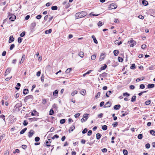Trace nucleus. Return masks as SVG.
Segmentation results:
<instances>
[{
	"mask_svg": "<svg viewBox=\"0 0 155 155\" xmlns=\"http://www.w3.org/2000/svg\"><path fill=\"white\" fill-rule=\"evenodd\" d=\"M38 119V118L34 117L29 118V120H30L31 121H37Z\"/></svg>",
	"mask_w": 155,
	"mask_h": 155,
	"instance_id": "obj_27",
	"label": "nucleus"
},
{
	"mask_svg": "<svg viewBox=\"0 0 155 155\" xmlns=\"http://www.w3.org/2000/svg\"><path fill=\"white\" fill-rule=\"evenodd\" d=\"M87 128H85L82 132V133L83 134H84L86 133L87 131Z\"/></svg>",
	"mask_w": 155,
	"mask_h": 155,
	"instance_id": "obj_50",
	"label": "nucleus"
},
{
	"mask_svg": "<svg viewBox=\"0 0 155 155\" xmlns=\"http://www.w3.org/2000/svg\"><path fill=\"white\" fill-rule=\"evenodd\" d=\"M25 32L23 31L20 34V36L21 37H23L25 36Z\"/></svg>",
	"mask_w": 155,
	"mask_h": 155,
	"instance_id": "obj_46",
	"label": "nucleus"
},
{
	"mask_svg": "<svg viewBox=\"0 0 155 155\" xmlns=\"http://www.w3.org/2000/svg\"><path fill=\"white\" fill-rule=\"evenodd\" d=\"M150 133L151 135H152L153 136H155V131L153 130H150Z\"/></svg>",
	"mask_w": 155,
	"mask_h": 155,
	"instance_id": "obj_33",
	"label": "nucleus"
},
{
	"mask_svg": "<svg viewBox=\"0 0 155 155\" xmlns=\"http://www.w3.org/2000/svg\"><path fill=\"white\" fill-rule=\"evenodd\" d=\"M96 58V56L95 54H94V55H92L91 56V59L92 60H95V58Z\"/></svg>",
	"mask_w": 155,
	"mask_h": 155,
	"instance_id": "obj_44",
	"label": "nucleus"
},
{
	"mask_svg": "<svg viewBox=\"0 0 155 155\" xmlns=\"http://www.w3.org/2000/svg\"><path fill=\"white\" fill-rule=\"evenodd\" d=\"M36 25V23L35 22L32 23L31 24V29H33Z\"/></svg>",
	"mask_w": 155,
	"mask_h": 155,
	"instance_id": "obj_15",
	"label": "nucleus"
},
{
	"mask_svg": "<svg viewBox=\"0 0 155 155\" xmlns=\"http://www.w3.org/2000/svg\"><path fill=\"white\" fill-rule=\"evenodd\" d=\"M100 94H101V93L100 92H98L96 95L95 96V98L97 99V98H99V97H100Z\"/></svg>",
	"mask_w": 155,
	"mask_h": 155,
	"instance_id": "obj_45",
	"label": "nucleus"
},
{
	"mask_svg": "<svg viewBox=\"0 0 155 155\" xmlns=\"http://www.w3.org/2000/svg\"><path fill=\"white\" fill-rule=\"evenodd\" d=\"M114 54L115 56H117L119 53V51L117 50H114Z\"/></svg>",
	"mask_w": 155,
	"mask_h": 155,
	"instance_id": "obj_18",
	"label": "nucleus"
},
{
	"mask_svg": "<svg viewBox=\"0 0 155 155\" xmlns=\"http://www.w3.org/2000/svg\"><path fill=\"white\" fill-rule=\"evenodd\" d=\"M72 68H70L67 69L66 71V73H69L71 71Z\"/></svg>",
	"mask_w": 155,
	"mask_h": 155,
	"instance_id": "obj_31",
	"label": "nucleus"
},
{
	"mask_svg": "<svg viewBox=\"0 0 155 155\" xmlns=\"http://www.w3.org/2000/svg\"><path fill=\"white\" fill-rule=\"evenodd\" d=\"M58 9L57 6H52L51 7V9L53 10H56Z\"/></svg>",
	"mask_w": 155,
	"mask_h": 155,
	"instance_id": "obj_38",
	"label": "nucleus"
},
{
	"mask_svg": "<svg viewBox=\"0 0 155 155\" xmlns=\"http://www.w3.org/2000/svg\"><path fill=\"white\" fill-rule=\"evenodd\" d=\"M142 4L144 6H147L148 4V2L146 0H143L142 2Z\"/></svg>",
	"mask_w": 155,
	"mask_h": 155,
	"instance_id": "obj_25",
	"label": "nucleus"
},
{
	"mask_svg": "<svg viewBox=\"0 0 155 155\" xmlns=\"http://www.w3.org/2000/svg\"><path fill=\"white\" fill-rule=\"evenodd\" d=\"M59 137V136L57 135V134H55L54 136L52 137V139H54L55 138H58Z\"/></svg>",
	"mask_w": 155,
	"mask_h": 155,
	"instance_id": "obj_55",
	"label": "nucleus"
},
{
	"mask_svg": "<svg viewBox=\"0 0 155 155\" xmlns=\"http://www.w3.org/2000/svg\"><path fill=\"white\" fill-rule=\"evenodd\" d=\"M58 90H55L53 92V95L54 96H56L58 95Z\"/></svg>",
	"mask_w": 155,
	"mask_h": 155,
	"instance_id": "obj_17",
	"label": "nucleus"
},
{
	"mask_svg": "<svg viewBox=\"0 0 155 155\" xmlns=\"http://www.w3.org/2000/svg\"><path fill=\"white\" fill-rule=\"evenodd\" d=\"M110 104L109 103V101L107 102L105 105L104 106V108L109 107L110 106Z\"/></svg>",
	"mask_w": 155,
	"mask_h": 155,
	"instance_id": "obj_11",
	"label": "nucleus"
},
{
	"mask_svg": "<svg viewBox=\"0 0 155 155\" xmlns=\"http://www.w3.org/2000/svg\"><path fill=\"white\" fill-rule=\"evenodd\" d=\"M154 87V84H149L147 85V87L148 88H151Z\"/></svg>",
	"mask_w": 155,
	"mask_h": 155,
	"instance_id": "obj_14",
	"label": "nucleus"
},
{
	"mask_svg": "<svg viewBox=\"0 0 155 155\" xmlns=\"http://www.w3.org/2000/svg\"><path fill=\"white\" fill-rule=\"evenodd\" d=\"M84 55V54L83 51H81L78 53V55L82 58L83 57Z\"/></svg>",
	"mask_w": 155,
	"mask_h": 155,
	"instance_id": "obj_24",
	"label": "nucleus"
},
{
	"mask_svg": "<svg viewBox=\"0 0 155 155\" xmlns=\"http://www.w3.org/2000/svg\"><path fill=\"white\" fill-rule=\"evenodd\" d=\"M87 15V13L84 11H82L77 13L75 15L76 19H78L83 18Z\"/></svg>",
	"mask_w": 155,
	"mask_h": 155,
	"instance_id": "obj_1",
	"label": "nucleus"
},
{
	"mask_svg": "<svg viewBox=\"0 0 155 155\" xmlns=\"http://www.w3.org/2000/svg\"><path fill=\"white\" fill-rule=\"evenodd\" d=\"M88 114H84L83 116V118L81 120V122L83 123L84 122L86 121L88 118Z\"/></svg>",
	"mask_w": 155,
	"mask_h": 155,
	"instance_id": "obj_3",
	"label": "nucleus"
},
{
	"mask_svg": "<svg viewBox=\"0 0 155 155\" xmlns=\"http://www.w3.org/2000/svg\"><path fill=\"white\" fill-rule=\"evenodd\" d=\"M80 115V114L79 113H78L75 114L74 115V117L75 118H78Z\"/></svg>",
	"mask_w": 155,
	"mask_h": 155,
	"instance_id": "obj_62",
	"label": "nucleus"
},
{
	"mask_svg": "<svg viewBox=\"0 0 155 155\" xmlns=\"http://www.w3.org/2000/svg\"><path fill=\"white\" fill-rule=\"evenodd\" d=\"M14 40V38L13 37V36L11 35L9 37V39L8 41L9 43H11Z\"/></svg>",
	"mask_w": 155,
	"mask_h": 155,
	"instance_id": "obj_9",
	"label": "nucleus"
},
{
	"mask_svg": "<svg viewBox=\"0 0 155 155\" xmlns=\"http://www.w3.org/2000/svg\"><path fill=\"white\" fill-rule=\"evenodd\" d=\"M102 129L104 130H105L107 129V126L106 125H104L102 127Z\"/></svg>",
	"mask_w": 155,
	"mask_h": 155,
	"instance_id": "obj_30",
	"label": "nucleus"
},
{
	"mask_svg": "<svg viewBox=\"0 0 155 155\" xmlns=\"http://www.w3.org/2000/svg\"><path fill=\"white\" fill-rule=\"evenodd\" d=\"M28 93V89H25L23 91V94H26Z\"/></svg>",
	"mask_w": 155,
	"mask_h": 155,
	"instance_id": "obj_22",
	"label": "nucleus"
},
{
	"mask_svg": "<svg viewBox=\"0 0 155 155\" xmlns=\"http://www.w3.org/2000/svg\"><path fill=\"white\" fill-rule=\"evenodd\" d=\"M118 125V123L117 122H115L113 123L112 125L114 127H116Z\"/></svg>",
	"mask_w": 155,
	"mask_h": 155,
	"instance_id": "obj_53",
	"label": "nucleus"
},
{
	"mask_svg": "<svg viewBox=\"0 0 155 155\" xmlns=\"http://www.w3.org/2000/svg\"><path fill=\"white\" fill-rule=\"evenodd\" d=\"M128 43L130 45V47H133L136 44V41L133 40L132 39L131 40L128 41Z\"/></svg>",
	"mask_w": 155,
	"mask_h": 155,
	"instance_id": "obj_4",
	"label": "nucleus"
},
{
	"mask_svg": "<svg viewBox=\"0 0 155 155\" xmlns=\"http://www.w3.org/2000/svg\"><path fill=\"white\" fill-rule=\"evenodd\" d=\"M130 88L132 90H133L135 88V87L134 85H131L130 86Z\"/></svg>",
	"mask_w": 155,
	"mask_h": 155,
	"instance_id": "obj_59",
	"label": "nucleus"
},
{
	"mask_svg": "<svg viewBox=\"0 0 155 155\" xmlns=\"http://www.w3.org/2000/svg\"><path fill=\"white\" fill-rule=\"evenodd\" d=\"M22 40V38H21L20 37L18 38V43H21Z\"/></svg>",
	"mask_w": 155,
	"mask_h": 155,
	"instance_id": "obj_41",
	"label": "nucleus"
},
{
	"mask_svg": "<svg viewBox=\"0 0 155 155\" xmlns=\"http://www.w3.org/2000/svg\"><path fill=\"white\" fill-rule=\"evenodd\" d=\"M139 139H141L143 138V135L142 134H139L137 137Z\"/></svg>",
	"mask_w": 155,
	"mask_h": 155,
	"instance_id": "obj_42",
	"label": "nucleus"
},
{
	"mask_svg": "<svg viewBox=\"0 0 155 155\" xmlns=\"http://www.w3.org/2000/svg\"><path fill=\"white\" fill-rule=\"evenodd\" d=\"M54 113V110L52 109H51L49 111V114L50 115H52Z\"/></svg>",
	"mask_w": 155,
	"mask_h": 155,
	"instance_id": "obj_36",
	"label": "nucleus"
},
{
	"mask_svg": "<svg viewBox=\"0 0 155 155\" xmlns=\"http://www.w3.org/2000/svg\"><path fill=\"white\" fill-rule=\"evenodd\" d=\"M123 151L124 155H127L128 152L127 150H123Z\"/></svg>",
	"mask_w": 155,
	"mask_h": 155,
	"instance_id": "obj_40",
	"label": "nucleus"
},
{
	"mask_svg": "<svg viewBox=\"0 0 155 155\" xmlns=\"http://www.w3.org/2000/svg\"><path fill=\"white\" fill-rule=\"evenodd\" d=\"M86 93V91L85 90L82 89L81 92V94L83 95H84Z\"/></svg>",
	"mask_w": 155,
	"mask_h": 155,
	"instance_id": "obj_29",
	"label": "nucleus"
},
{
	"mask_svg": "<svg viewBox=\"0 0 155 155\" xmlns=\"http://www.w3.org/2000/svg\"><path fill=\"white\" fill-rule=\"evenodd\" d=\"M8 15L9 16H10L9 18V19L12 21H14V20L16 19V17L15 15H14L10 12L8 13Z\"/></svg>",
	"mask_w": 155,
	"mask_h": 155,
	"instance_id": "obj_2",
	"label": "nucleus"
},
{
	"mask_svg": "<svg viewBox=\"0 0 155 155\" xmlns=\"http://www.w3.org/2000/svg\"><path fill=\"white\" fill-rule=\"evenodd\" d=\"M35 140L36 142H38L40 140V138L38 137H35Z\"/></svg>",
	"mask_w": 155,
	"mask_h": 155,
	"instance_id": "obj_48",
	"label": "nucleus"
},
{
	"mask_svg": "<svg viewBox=\"0 0 155 155\" xmlns=\"http://www.w3.org/2000/svg\"><path fill=\"white\" fill-rule=\"evenodd\" d=\"M11 70V68H8L6 70V71L7 72H8V73H10V71Z\"/></svg>",
	"mask_w": 155,
	"mask_h": 155,
	"instance_id": "obj_61",
	"label": "nucleus"
},
{
	"mask_svg": "<svg viewBox=\"0 0 155 155\" xmlns=\"http://www.w3.org/2000/svg\"><path fill=\"white\" fill-rule=\"evenodd\" d=\"M33 98V96L32 95H29L26 97L24 99V101L25 102L27 101L30 99H32Z\"/></svg>",
	"mask_w": 155,
	"mask_h": 155,
	"instance_id": "obj_5",
	"label": "nucleus"
},
{
	"mask_svg": "<svg viewBox=\"0 0 155 155\" xmlns=\"http://www.w3.org/2000/svg\"><path fill=\"white\" fill-rule=\"evenodd\" d=\"M140 87L141 89H143L145 87V86L143 84H141L140 86Z\"/></svg>",
	"mask_w": 155,
	"mask_h": 155,
	"instance_id": "obj_49",
	"label": "nucleus"
},
{
	"mask_svg": "<svg viewBox=\"0 0 155 155\" xmlns=\"http://www.w3.org/2000/svg\"><path fill=\"white\" fill-rule=\"evenodd\" d=\"M51 31H52L51 29H49L48 30H46L45 31V34H48L51 33Z\"/></svg>",
	"mask_w": 155,
	"mask_h": 155,
	"instance_id": "obj_23",
	"label": "nucleus"
},
{
	"mask_svg": "<svg viewBox=\"0 0 155 155\" xmlns=\"http://www.w3.org/2000/svg\"><path fill=\"white\" fill-rule=\"evenodd\" d=\"M92 38L93 39L94 43L95 44H97L98 42L95 36L94 35H92Z\"/></svg>",
	"mask_w": 155,
	"mask_h": 155,
	"instance_id": "obj_21",
	"label": "nucleus"
},
{
	"mask_svg": "<svg viewBox=\"0 0 155 155\" xmlns=\"http://www.w3.org/2000/svg\"><path fill=\"white\" fill-rule=\"evenodd\" d=\"M111 91H109L106 93V95L107 97H109V95H110L111 94Z\"/></svg>",
	"mask_w": 155,
	"mask_h": 155,
	"instance_id": "obj_20",
	"label": "nucleus"
},
{
	"mask_svg": "<svg viewBox=\"0 0 155 155\" xmlns=\"http://www.w3.org/2000/svg\"><path fill=\"white\" fill-rule=\"evenodd\" d=\"M104 101H102L101 102L100 104V107H102L104 104Z\"/></svg>",
	"mask_w": 155,
	"mask_h": 155,
	"instance_id": "obj_64",
	"label": "nucleus"
},
{
	"mask_svg": "<svg viewBox=\"0 0 155 155\" xmlns=\"http://www.w3.org/2000/svg\"><path fill=\"white\" fill-rule=\"evenodd\" d=\"M107 73L104 72L100 75V76L103 78H104L107 77Z\"/></svg>",
	"mask_w": 155,
	"mask_h": 155,
	"instance_id": "obj_16",
	"label": "nucleus"
},
{
	"mask_svg": "<svg viewBox=\"0 0 155 155\" xmlns=\"http://www.w3.org/2000/svg\"><path fill=\"white\" fill-rule=\"evenodd\" d=\"M92 134V131L91 130H90L88 131L87 133V135L90 136Z\"/></svg>",
	"mask_w": 155,
	"mask_h": 155,
	"instance_id": "obj_57",
	"label": "nucleus"
},
{
	"mask_svg": "<svg viewBox=\"0 0 155 155\" xmlns=\"http://www.w3.org/2000/svg\"><path fill=\"white\" fill-rule=\"evenodd\" d=\"M136 96H134L132 97L131 99V101L132 102H134L136 101Z\"/></svg>",
	"mask_w": 155,
	"mask_h": 155,
	"instance_id": "obj_26",
	"label": "nucleus"
},
{
	"mask_svg": "<svg viewBox=\"0 0 155 155\" xmlns=\"http://www.w3.org/2000/svg\"><path fill=\"white\" fill-rule=\"evenodd\" d=\"M75 128V126L74 125H73L72 126L70 127L69 130V133H71V132L73 131Z\"/></svg>",
	"mask_w": 155,
	"mask_h": 155,
	"instance_id": "obj_10",
	"label": "nucleus"
},
{
	"mask_svg": "<svg viewBox=\"0 0 155 155\" xmlns=\"http://www.w3.org/2000/svg\"><path fill=\"white\" fill-rule=\"evenodd\" d=\"M0 118H2L3 119V120H4V121L5 122V116L4 115H0Z\"/></svg>",
	"mask_w": 155,
	"mask_h": 155,
	"instance_id": "obj_58",
	"label": "nucleus"
},
{
	"mask_svg": "<svg viewBox=\"0 0 155 155\" xmlns=\"http://www.w3.org/2000/svg\"><path fill=\"white\" fill-rule=\"evenodd\" d=\"M102 135L100 133H97L96 134V138L97 140L99 139L101 137Z\"/></svg>",
	"mask_w": 155,
	"mask_h": 155,
	"instance_id": "obj_19",
	"label": "nucleus"
},
{
	"mask_svg": "<svg viewBox=\"0 0 155 155\" xmlns=\"http://www.w3.org/2000/svg\"><path fill=\"white\" fill-rule=\"evenodd\" d=\"M107 67V66L106 64L104 65V66L101 67V70H104Z\"/></svg>",
	"mask_w": 155,
	"mask_h": 155,
	"instance_id": "obj_37",
	"label": "nucleus"
},
{
	"mask_svg": "<svg viewBox=\"0 0 155 155\" xmlns=\"http://www.w3.org/2000/svg\"><path fill=\"white\" fill-rule=\"evenodd\" d=\"M110 9H115L117 8V6L114 3H112L110 4Z\"/></svg>",
	"mask_w": 155,
	"mask_h": 155,
	"instance_id": "obj_7",
	"label": "nucleus"
},
{
	"mask_svg": "<svg viewBox=\"0 0 155 155\" xmlns=\"http://www.w3.org/2000/svg\"><path fill=\"white\" fill-rule=\"evenodd\" d=\"M34 134V131L32 130H31L28 132V136L29 138L31 137Z\"/></svg>",
	"mask_w": 155,
	"mask_h": 155,
	"instance_id": "obj_6",
	"label": "nucleus"
},
{
	"mask_svg": "<svg viewBox=\"0 0 155 155\" xmlns=\"http://www.w3.org/2000/svg\"><path fill=\"white\" fill-rule=\"evenodd\" d=\"M28 124V122L26 120H25L24 121L23 124L24 126H26Z\"/></svg>",
	"mask_w": 155,
	"mask_h": 155,
	"instance_id": "obj_63",
	"label": "nucleus"
},
{
	"mask_svg": "<svg viewBox=\"0 0 155 155\" xmlns=\"http://www.w3.org/2000/svg\"><path fill=\"white\" fill-rule=\"evenodd\" d=\"M27 130V128H24V129H22L20 132V134H24L26 130Z\"/></svg>",
	"mask_w": 155,
	"mask_h": 155,
	"instance_id": "obj_28",
	"label": "nucleus"
},
{
	"mask_svg": "<svg viewBox=\"0 0 155 155\" xmlns=\"http://www.w3.org/2000/svg\"><path fill=\"white\" fill-rule=\"evenodd\" d=\"M145 147H146V148H147V149H149L150 148V145L148 143H147L145 145Z\"/></svg>",
	"mask_w": 155,
	"mask_h": 155,
	"instance_id": "obj_54",
	"label": "nucleus"
},
{
	"mask_svg": "<svg viewBox=\"0 0 155 155\" xmlns=\"http://www.w3.org/2000/svg\"><path fill=\"white\" fill-rule=\"evenodd\" d=\"M120 104H117L115 105L114 106V108L115 110H118L120 109Z\"/></svg>",
	"mask_w": 155,
	"mask_h": 155,
	"instance_id": "obj_12",
	"label": "nucleus"
},
{
	"mask_svg": "<svg viewBox=\"0 0 155 155\" xmlns=\"http://www.w3.org/2000/svg\"><path fill=\"white\" fill-rule=\"evenodd\" d=\"M118 59L119 61V62H122L123 61V59L121 57H118Z\"/></svg>",
	"mask_w": 155,
	"mask_h": 155,
	"instance_id": "obj_52",
	"label": "nucleus"
},
{
	"mask_svg": "<svg viewBox=\"0 0 155 155\" xmlns=\"http://www.w3.org/2000/svg\"><path fill=\"white\" fill-rule=\"evenodd\" d=\"M104 23H103L101 21H99L97 24V25L98 26H101Z\"/></svg>",
	"mask_w": 155,
	"mask_h": 155,
	"instance_id": "obj_34",
	"label": "nucleus"
},
{
	"mask_svg": "<svg viewBox=\"0 0 155 155\" xmlns=\"http://www.w3.org/2000/svg\"><path fill=\"white\" fill-rule=\"evenodd\" d=\"M105 57V54L103 53H102L101 54L100 57V58H99L100 61H102L104 59Z\"/></svg>",
	"mask_w": 155,
	"mask_h": 155,
	"instance_id": "obj_8",
	"label": "nucleus"
},
{
	"mask_svg": "<svg viewBox=\"0 0 155 155\" xmlns=\"http://www.w3.org/2000/svg\"><path fill=\"white\" fill-rule=\"evenodd\" d=\"M65 122V120L64 119H62L60 120V123L61 124H63Z\"/></svg>",
	"mask_w": 155,
	"mask_h": 155,
	"instance_id": "obj_47",
	"label": "nucleus"
},
{
	"mask_svg": "<svg viewBox=\"0 0 155 155\" xmlns=\"http://www.w3.org/2000/svg\"><path fill=\"white\" fill-rule=\"evenodd\" d=\"M78 93V91L76 90L74 91L73 92L71 93V95L72 96H74L75 94H76Z\"/></svg>",
	"mask_w": 155,
	"mask_h": 155,
	"instance_id": "obj_43",
	"label": "nucleus"
},
{
	"mask_svg": "<svg viewBox=\"0 0 155 155\" xmlns=\"http://www.w3.org/2000/svg\"><path fill=\"white\" fill-rule=\"evenodd\" d=\"M135 68V65L134 64H133L130 66V68L132 69H134Z\"/></svg>",
	"mask_w": 155,
	"mask_h": 155,
	"instance_id": "obj_39",
	"label": "nucleus"
},
{
	"mask_svg": "<svg viewBox=\"0 0 155 155\" xmlns=\"http://www.w3.org/2000/svg\"><path fill=\"white\" fill-rule=\"evenodd\" d=\"M25 55L24 54L23 55L21 59L20 62V64H21L24 61L25 59Z\"/></svg>",
	"mask_w": 155,
	"mask_h": 155,
	"instance_id": "obj_13",
	"label": "nucleus"
},
{
	"mask_svg": "<svg viewBox=\"0 0 155 155\" xmlns=\"http://www.w3.org/2000/svg\"><path fill=\"white\" fill-rule=\"evenodd\" d=\"M107 140V137L105 136L103 138L101 139V141L103 142H104L106 141Z\"/></svg>",
	"mask_w": 155,
	"mask_h": 155,
	"instance_id": "obj_35",
	"label": "nucleus"
},
{
	"mask_svg": "<svg viewBox=\"0 0 155 155\" xmlns=\"http://www.w3.org/2000/svg\"><path fill=\"white\" fill-rule=\"evenodd\" d=\"M22 105V104L21 103H18L15 106V107H16V108L17 107H21Z\"/></svg>",
	"mask_w": 155,
	"mask_h": 155,
	"instance_id": "obj_32",
	"label": "nucleus"
},
{
	"mask_svg": "<svg viewBox=\"0 0 155 155\" xmlns=\"http://www.w3.org/2000/svg\"><path fill=\"white\" fill-rule=\"evenodd\" d=\"M15 46L14 44L11 45L10 47V50H12L14 48Z\"/></svg>",
	"mask_w": 155,
	"mask_h": 155,
	"instance_id": "obj_56",
	"label": "nucleus"
},
{
	"mask_svg": "<svg viewBox=\"0 0 155 155\" xmlns=\"http://www.w3.org/2000/svg\"><path fill=\"white\" fill-rule=\"evenodd\" d=\"M42 103L43 104H45L47 103L46 100V99H43L42 101Z\"/></svg>",
	"mask_w": 155,
	"mask_h": 155,
	"instance_id": "obj_60",
	"label": "nucleus"
},
{
	"mask_svg": "<svg viewBox=\"0 0 155 155\" xmlns=\"http://www.w3.org/2000/svg\"><path fill=\"white\" fill-rule=\"evenodd\" d=\"M151 101L150 100L147 101L145 102V104L146 105H148L150 104V103H151Z\"/></svg>",
	"mask_w": 155,
	"mask_h": 155,
	"instance_id": "obj_51",
	"label": "nucleus"
}]
</instances>
